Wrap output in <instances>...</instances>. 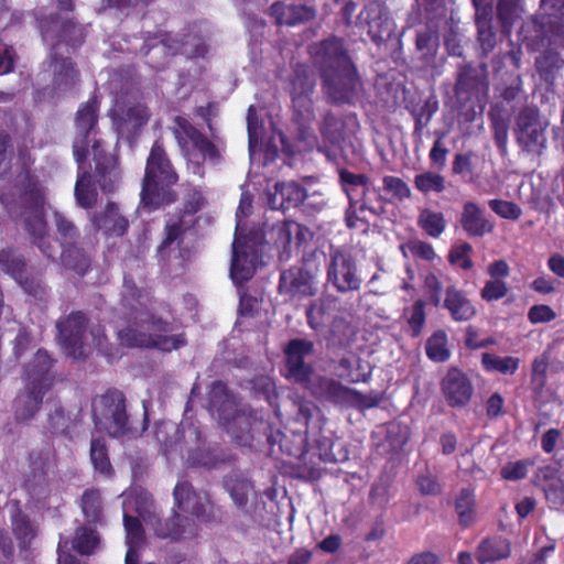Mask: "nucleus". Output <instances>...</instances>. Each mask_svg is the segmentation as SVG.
<instances>
[{
  "mask_svg": "<svg viewBox=\"0 0 564 564\" xmlns=\"http://www.w3.org/2000/svg\"><path fill=\"white\" fill-rule=\"evenodd\" d=\"M252 197L249 193H242L239 206L236 213V232L232 242V260L230 267V276L236 284H242L252 278L256 263L257 251L250 246L247 238L242 236V219L251 214Z\"/></svg>",
  "mask_w": 564,
  "mask_h": 564,
  "instance_id": "1a4fd4ad",
  "label": "nucleus"
},
{
  "mask_svg": "<svg viewBox=\"0 0 564 564\" xmlns=\"http://www.w3.org/2000/svg\"><path fill=\"white\" fill-rule=\"evenodd\" d=\"M273 230L276 235L275 243L279 248H282L280 253V259L282 261H288L291 257L293 247L300 246L310 236L307 228L293 220L278 224L274 226Z\"/></svg>",
  "mask_w": 564,
  "mask_h": 564,
  "instance_id": "a878e982",
  "label": "nucleus"
},
{
  "mask_svg": "<svg viewBox=\"0 0 564 564\" xmlns=\"http://www.w3.org/2000/svg\"><path fill=\"white\" fill-rule=\"evenodd\" d=\"M96 192L90 186V175L86 172L79 173L75 185V197L84 208H90L96 202Z\"/></svg>",
  "mask_w": 564,
  "mask_h": 564,
  "instance_id": "3c124183",
  "label": "nucleus"
},
{
  "mask_svg": "<svg viewBox=\"0 0 564 564\" xmlns=\"http://www.w3.org/2000/svg\"><path fill=\"white\" fill-rule=\"evenodd\" d=\"M96 227L106 234L122 236L128 229V220L119 214L116 204L109 203L99 218L95 219Z\"/></svg>",
  "mask_w": 564,
  "mask_h": 564,
  "instance_id": "4c0bfd02",
  "label": "nucleus"
},
{
  "mask_svg": "<svg viewBox=\"0 0 564 564\" xmlns=\"http://www.w3.org/2000/svg\"><path fill=\"white\" fill-rule=\"evenodd\" d=\"M455 510L460 525L467 527L475 520L476 501L474 490L469 488L459 490L455 499Z\"/></svg>",
  "mask_w": 564,
  "mask_h": 564,
  "instance_id": "79ce46f5",
  "label": "nucleus"
},
{
  "mask_svg": "<svg viewBox=\"0 0 564 564\" xmlns=\"http://www.w3.org/2000/svg\"><path fill=\"white\" fill-rule=\"evenodd\" d=\"M154 434L156 441L165 452H169L180 441V429L171 421L156 424Z\"/></svg>",
  "mask_w": 564,
  "mask_h": 564,
  "instance_id": "8fccbe9b",
  "label": "nucleus"
},
{
  "mask_svg": "<svg viewBox=\"0 0 564 564\" xmlns=\"http://www.w3.org/2000/svg\"><path fill=\"white\" fill-rule=\"evenodd\" d=\"M372 198H376L373 194H364L360 204H356V207L347 209L346 221L349 227L356 226L355 219H366L367 213L372 216H378L381 213L382 208L373 205Z\"/></svg>",
  "mask_w": 564,
  "mask_h": 564,
  "instance_id": "de8ad7c7",
  "label": "nucleus"
},
{
  "mask_svg": "<svg viewBox=\"0 0 564 564\" xmlns=\"http://www.w3.org/2000/svg\"><path fill=\"white\" fill-rule=\"evenodd\" d=\"M40 29L43 40L52 42L40 76L44 82L50 80L56 89L69 88L78 78V72L70 59V48L82 42V28L70 21H62L59 17H51L40 22Z\"/></svg>",
  "mask_w": 564,
  "mask_h": 564,
  "instance_id": "20e7f679",
  "label": "nucleus"
},
{
  "mask_svg": "<svg viewBox=\"0 0 564 564\" xmlns=\"http://www.w3.org/2000/svg\"><path fill=\"white\" fill-rule=\"evenodd\" d=\"M510 554V542L503 538L495 536L486 539L479 544L476 558L480 564H486L507 558Z\"/></svg>",
  "mask_w": 564,
  "mask_h": 564,
  "instance_id": "f704fd0d",
  "label": "nucleus"
},
{
  "mask_svg": "<svg viewBox=\"0 0 564 564\" xmlns=\"http://www.w3.org/2000/svg\"><path fill=\"white\" fill-rule=\"evenodd\" d=\"M61 259L64 267L73 269L79 274H84L89 267L88 256L77 248L75 242L62 247Z\"/></svg>",
  "mask_w": 564,
  "mask_h": 564,
  "instance_id": "a18cd8bd",
  "label": "nucleus"
},
{
  "mask_svg": "<svg viewBox=\"0 0 564 564\" xmlns=\"http://www.w3.org/2000/svg\"><path fill=\"white\" fill-rule=\"evenodd\" d=\"M425 351L427 357L435 362H444L449 359L448 338L444 330H436L426 340Z\"/></svg>",
  "mask_w": 564,
  "mask_h": 564,
  "instance_id": "c03bdc74",
  "label": "nucleus"
},
{
  "mask_svg": "<svg viewBox=\"0 0 564 564\" xmlns=\"http://www.w3.org/2000/svg\"><path fill=\"white\" fill-rule=\"evenodd\" d=\"M522 11L521 0H497V13L503 29H508Z\"/></svg>",
  "mask_w": 564,
  "mask_h": 564,
  "instance_id": "5fc2aeb1",
  "label": "nucleus"
},
{
  "mask_svg": "<svg viewBox=\"0 0 564 564\" xmlns=\"http://www.w3.org/2000/svg\"><path fill=\"white\" fill-rule=\"evenodd\" d=\"M419 227L430 237L438 238L446 229L444 214L430 208H423L417 216Z\"/></svg>",
  "mask_w": 564,
  "mask_h": 564,
  "instance_id": "a19ab883",
  "label": "nucleus"
},
{
  "mask_svg": "<svg viewBox=\"0 0 564 564\" xmlns=\"http://www.w3.org/2000/svg\"><path fill=\"white\" fill-rule=\"evenodd\" d=\"M518 36L528 50L541 52L535 58L540 73L557 66L564 51V0H540L539 13L523 22Z\"/></svg>",
  "mask_w": 564,
  "mask_h": 564,
  "instance_id": "f03ea898",
  "label": "nucleus"
},
{
  "mask_svg": "<svg viewBox=\"0 0 564 564\" xmlns=\"http://www.w3.org/2000/svg\"><path fill=\"white\" fill-rule=\"evenodd\" d=\"M318 268L312 262L292 267L280 276L279 291L291 299H303L317 293Z\"/></svg>",
  "mask_w": 564,
  "mask_h": 564,
  "instance_id": "2eb2a0df",
  "label": "nucleus"
},
{
  "mask_svg": "<svg viewBox=\"0 0 564 564\" xmlns=\"http://www.w3.org/2000/svg\"><path fill=\"white\" fill-rule=\"evenodd\" d=\"M209 401L212 409L218 413L221 424L234 436L240 437L236 427L249 429L250 417L246 414V410L239 406L237 399L228 392L225 383L217 381L212 384Z\"/></svg>",
  "mask_w": 564,
  "mask_h": 564,
  "instance_id": "f8f14e48",
  "label": "nucleus"
},
{
  "mask_svg": "<svg viewBox=\"0 0 564 564\" xmlns=\"http://www.w3.org/2000/svg\"><path fill=\"white\" fill-rule=\"evenodd\" d=\"M519 364L520 360L511 356L499 357L489 352H485L481 356V365L488 372L513 375L518 370Z\"/></svg>",
  "mask_w": 564,
  "mask_h": 564,
  "instance_id": "37998d69",
  "label": "nucleus"
},
{
  "mask_svg": "<svg viewBox=\"0 0 564 564\" xmlns=\"http://www.w3.org/2000/svg\"><path fill=\"white\" fill-rule=\"evenodd\" d=\"M456 282L443 272H430L424 278V289L430 302L438 307L444 297L442 294L447 292V288Z\"/></svg>",
  "mask_w": 564,
  "mask_h": 564,
  "instance_id": "58836bf2",
  "label": "nucleus"
},
{
  "mask_svg": "<svg viewBox=\"0 0 564 564\" xmlns=\"http://www.w3.org/2000/svg\"><path fill=\"white\" fill-rule=\"evenodd\" d=\"M0 264L15 281L22 283L25 273V264L22 258L12 251L0 252Z\"/></svg>",
  "mask_w": 564,
  "mask_h": 564,
  "instance_id": "864d4df0",
  "label": "nucleus"
},
{
  "mask_svg": "<svg viewBox=\"0 0 564 564\" xmlns=\"http://www.w3.org/2000/svg\"><path fill=\"white\" fill-rule=\"evenodd\" d=\"M441 306L445 308L453 321L468 322L476 316L477 310L466 293L457 288V284H451L447 288Z\"/></svg>",
  "mask_w": 564,
  "mask_h": 564,
  "instance_id": "c85d7f7f",
  "label": "nucleus"
},
{
  "mask_svg": "<svg viewBox=\"0 0 564 564\" xmlns=\"http://www.w3.org/2000/svg\"><path fill=\"white\" fill-rule=\"evenodd\" d=\"M174 500L177 508L197 518L203 517L205 508L202 498L193 491L191 484L178 481L174 488Z\"/></svg>",
  "mask_w": 564,
  "mask_h": 564,
  "instance_id": "72a5a7b5",
  "label": "nucleus"
},
{
  "mask_svg": "<svg viewBox=\"0 0 564 564\" xmlns=\"http://www.w3.org/2000/svg\"><path fill=\"white\" fill-rule=\"evenodd\" d=\"M80 509L88 523L105 522V501L98 489H86L80 498Z\"/></svg>",
  "mask_w": 564,
  "mask_h": 564,
  "instance_id": "c9c22d12",
  "label": "nucleus"
},
{
  "mask_svg": "<svg viewBox=\"0 0 564 564\" xmlns=\"http://www.w3.org/2000/svg\"><path fill=\"white\" fill-rule=\"evenodd\" d=\"M459 225L468 237L481 238L491 234L495 223L489 219L484 209L475 202L468 200L463 205Z\"/></svg>",
  "mask_w": 564,
  "mask_h": 564,
  "instance_id": "5701e85b",
  "label": "nucleus"
},
{
  "mask_svg": "<svg viewBox=\"0 0 564 564\" xmlns=\"http://www.w3.org/2000/svg\"><path fill=\"white\" fill-rule=\"evenodd\" d=\"M12 530L22 549H26L36 534L34 524L19 509L17 501L11 502Z\"/></svg>",
  "mask_w": 564,
  "mask_h": 564,
  "instance_id": "e433bc0d",
  "label": "nucleus"
},
{
  "mask_svg": "<svg viewBox=\"0 0 564 564\" xmlns=\"http://www.w3.org/2000/svg\"><path fill=\"white\" fill-rule=\"evenodd\" d=\"M471 251V245L463 242L451 250L448 261L463 270H469L473 268V261L470 259Z\"/></svg>",
  "mask_w": 564,
  "mask_h": 564,
  "instance_id": "680f3d73",
  "label": "nucleus"
},
{
  "mask_svg": "<svg viewBox=\"0 0 564 564\" xmlns=\"http://www.w3.org/2000/svg\"><path fill=\"white\" fill-rule=\"evenodd\" d=\"M204 204L205 198L200 192L193 191L188 194L184 205L183 217L177 221L170 219L166 223V235L159 249L160 253H163V251L180 237L182 231L188 228L194 223L193 216L204 206Z\"/></svg>",
  "mask_w": 564,
  "mask_h": 564,
  "instance_id": "412c9836",
  "label": "nucleus"
},
{
  "mask_svg": "<svg viewBox=\"0 0 564 564\" xmlns=\"http://www.w3.org/2000/svg\"><path fill=\"white\" fill-rule=\"evenodd\" d=\"M322 133L329 143L337 144L341 140V122L333 115L325 116Z\"/></svg>",
  "mask_w": 564,
  "mask_h": 564,
  "instance_id": "338daca9",
  "label": "nucleus"
},
{
  "mask_svg": "<svg viewBox=\"0 0 564 564\" xmlns=\"http://www.w3.org/2000/svg\"><path fill=\"white\" fill-rule=\"evenodd\" d=\"M110 117L119 134L131 135L147 123L149 112L141 104L127 105L123 100L117 99Z\"/></svg>",
  "mask_w": 564,
  "mask_h": 564,
  "instance_id": "a211bd4d",
  "label": "nucleus"
},
{
  "mask_svg": "<svg viewBox=\"0 0 564 564\" xmlns=\"http://www.w3.org/2000/svg\"><path fill=\"white\" fill-rule=\"evenodd\" d=\"M414 187L424 195L430 193L440 194L445 189V178L441 174L425 171L414 176Z\"/></svg>",
  "mask_w": 564,
  "mask_h": 564,
  "instance_id": "49530a36",
  "label": "nucleus"
},
{
  "mask_svg": "<svg viewBox=\"0 0 564 564\" xmlns=\"http://www.w3.org/2000/svg\"><path fill=\"white\" fill-rule=\"evenodd\" d=\"M481 83L479 72L469 65L459 68L456 88L460 90H471Z\"/></svg>",
  "mask_w": 564,
  "mask_h": 564,
  "instance_id": "0e129e2a",
  "label": "nucleus"
},
{
  "mask_svg": "<svg viewBox=\"0 0 564 564\" xmlns=\"http://www.w3.org/2000/svg\"><path fill=\"white\" fill-rule=\"evenodd\" d=\"M491 20V10L480 9L475 13L478 41L485 54L491 52L497 44V34L492 31Z\"/></svg>",
  "mask_w": 564,
  "mask_h": 564,
  "instance_id": "ea45409f",
  "label": "nucleus"
},
{
  "mask_svg": "<svg viewBox=\"0 0 564 564\" xmlns=\"http://www.w3.org/2000/svg\"><path fill=\"white\" fill-rule=\"evenodd\" d=\"M98 110L99 105L96 98L89 99L78 109L75 120L77 135L75 138L73 149L76 161L78 163L83 162L88 153V138L93 135L94 143L91 150L96 162V170L98 173H104L106 170L104 164L105 158L100 150V142L95 140Z\"/></svg>",
  "mask_w": 564,
  "mask_h": 564,
  "instance_id": "9d476101",
  "label": "nucleus"
},
{
  "mask_svg": "<svg viewBox=\"0 0 564 564\" xmlns=\"http://www.w3.org/2000/svg\"><path fill=\"white\" fill-rule=\"evenodd\" d=\"M93 416L99 431L115 437L123 435L128 426L123 394L113 390L95 398L93 401Z\"/></svg>",
  "mask_w": 564,
  "mask_h": 564,
  "instance_id": "9b49d317",
  "label": "nucleus"
},
{
  "mask_svg": "<svg viewBox=\"0 0 564 564\" xmlns=\"http://www.w3.org/2000/svg\"><path fill=\"white\" fill-rule=\"evenodd\" d=\"M425 318L424 303L422 301H416L412 305L411 314L408 319L413 336H419L421 334L425 324Z\"/></svg>",
  "mask_w": 564,
  "mask_h": 564,
  "instance_id": "774afa93",
  "label": "nucleus"
},
{
  "mask_svg": "<svg viewBox=\"0 0 564 564\" xmlns=\"http://www.w3.org/2000/svg\"><path fill=\"white\" fill-rule=\"evenodd\" d=\"M100 542L99 535L95 530L80 527L76 530L73 541V547L80 554H91Z\"/></svg>",
  "mask_w": 564,
  "mask_h": 564,
  "instance_id": "09e8293b",
  "label": "nucleus"
},
{
  "mask_svg": "<svg viewBox=\"0 0 564 564\" xmlns=\"http://www.w3.org/2000/svg\"><path fill=\"white\" fill-rule=\"evenodd\" d=\"M34 199V207L30 215L25 219L26 229L30 235L33 237L34 242L42 250V252L51 258L53 256L51 251V245L47 241L46 235V224L43 218V197L39 192L31 194Z\"/></svg>",
  "mask_w": 564,
  "mask_h": 564,
  "instance_id": "7c9ffc66",
  "label": "nucleus"
},
{
  "mask_svg": "<svg viewBox=\"0 0 564 564\" xmlns=\"http://www.w3.org/2000/svg\"><path fill=\"white\" fill-rule=\"evenodd\" d=\"M437 101L426 100L420 109L413 111L415 119L414 133L421 134L422 130L430 123L432 117L437 111Z\"/></svg>",
  "mask_w": 564,
  "mask_h": 564,
  "instance_id": "052dcab7",
  "label": "nucleus"
},
{
  "mask_svg": "<svg viewBox=\"0 0 564 564\" xmlns=\"http://www.w3.org/2000/svg\"><path fill=\"white\" fill-rule=\"evenodd\" d=\"M337 311V299L324 295L310 304L306 310L307 324L313 329H319L332 321Z\"/></svg>",
  "mask_w": 564,
  "mask_h": 564,
  "instance_id": "473e14b6",
  "label": "nucleus"
},
{
  "mask_svg": "<svg viewBox=\"0 0 564 564\" xmlns=\"http://www.w3.org/2000/svg\"><path fill=\"white\" fill-rule=\"evenodd\" d=\"M327 282L341 294L360 290L362 278L356 260L348 251L334 249L329 253Z\"/></svg>",
  "mask_w": 564,
  "mask_h": 564,
  "instance_id": "ddd939ff",
  "label": "nucleus"
},
{
  "mask_svg": "<svg viewBox=\"0 0 564 564\" xmlns=\"http://www.w3.org/2000/svg\"><path fill=\"white\" fill-rule=\"evenodd\" d=\"M224 488L229 494L234 505L243 510L249 499L257 498L253 482L240 471H231L224 478Z\"/></svg>",
  "mask_w": 564,
  "mask_h": 564,
  "instance_id": "c756f323",
  "label": "nucleus"
},
{
  "mask_svg": "<svg viewBox=\"0 0 564 564\" xmlns=\"http://www.w3.org/2000/svg\"><path fill=\"white\" fill-rule=\"evenodd\" d=\"M315 9L295 0L275 2L271 7V15L276 24L295 26L315 18Z\"/></svg>",
  "mask_w": 564,
  "mask_h": 564,
  "instance_id": "b1692460",
  "label": "nucleus"
},
{
  "mask_svg": "<svg viewBox=\"0 0 564 564\" xmlns=\"http://www.w3.org/2000/svg\"><path fill=\"white\" fill-rule=\"evenodd\" d=\"M508 293V286L501 279H491L485 283L480 295L487 302L498 301Z\"/></svg>",
  "mask_w": 564,
  "mask_h": 564,
  "instance_id": "69168bd1",
  "label": "nucleus"
},
{
  "mask_svg": "<svg viewBox=\"0 0 564 564\" xmlns=\"http://www.w3.org/2000/svg\"><path fill=\"white\" fill-rule=\"evenodd\" d=\"M383 191L391 195L392 199L403 202L411 197L409 185L400 177L387 175L382 178Z\"/></svg>",
  "mask_w": 564,
  "mask_h": 564,
  "instance_id": "13d9d810",
  "label": "nucleus"
},
{
  "mask_svg": "<svg viewBox=\"0 0 564 564\" xmlns=\"http://www.w3.org/2000/svg\"><path fill=\"white\" fill-rule=\"evenodd\" d=\"M150 51L166 52L172 55L181 53L187 57H198L205 56L207 46L199 37L193 35H187L182 41L164 36L159 44L150 45L144 54H149Z\"/></svg>",
  "mask_w": 564,
  "mask_h": 564,
  "instance_id": "bb28decb",
  "label": "nucleus"
},
{
  "mask_svg": "<svg viewBox=\"0 0 564 564\" xmlns=\"http://www.w3.org/2000/svg\"><path fill=\"white\" fill-rule=\"evenodd\" d=\"M545 123L533 108H524L517 119L516 134L518 142L528 151L541 154L546 145Z\"/></svg>",
  "mask_w": 564,
  "mask_h": 564,
  "instance_id": "dca6fc26",
  "label": "nucleus"
},
{
  "mask_svg": "<svg viewBox=\"0 0 564 564\" xmlns=\"http://www.w3.org/2000/svg\"><path fill=\"white\" fill-rule=\"evenodd\" d=\"M360 24L368 26V34L376 43L389 39L393 32L394 23L389 17L386 7L378 1L365 6L358 15Z\"/></svg>",
  "mask_w": 564,
  "mask_h": 564,
  "instance_id": "f3484780",
  "label": "nucleus"
},
{
  "mask_svg": "<svg viewBox=\"0 0 564 564\" xmlns=\"http://www.w3.org/2000/svg\"><path fill=\"white\" fill-rule=\"evenodd\" d=\"M52 365V358L42 349L26 365L23 375L24 388L13 403L17 420L28 421L39 411L44 394L53 383Z\"/></svg>",
  "mask_w": 564,
  "mask_h": 564,
  "instance_id": "423d86ee",
  "label": "nucleus"
},
{
  "mask_svg": "<svg viewBox=\"0 0 564 564\" xmlns=\"http://www.w3.org/2000/svg\"><path fill=\"white\" fill-rule=\"evenodd\" d=\"M123 524L126 529V543L128 551L126 554V564H138L139 551L143 545L144 535L141 521L152 525L156 535L161 538L178 539L187 532H192L193 521L180 514L161 523L153 510V501L150 494L143 490H133L124 497L123 503Z\"/></svg>",
  "mask_w": 564,
  "mask_h": 564,
  "instance_id": "7ed1b4c3",
  "label": "nucleus"
},
{
  "mask_svg": "<svg viewBox=\"0 0 564 564\" xmlns=\"http://www.w3.org/2000/svg\"><path fill=\"white\" fill-rule=\"evenodd\" d=\"M324 79V89L332 102H350L355 96L358 78L341 40L323 41L313 51Z\"/></svg>",
  "mask_w": 564,
  "mask_h": 564,
  "instance_id": "39448f33",
  "label": "nucleus"
},
{
  "mask_svg": "<svg viewBox=\"0 0 564 564\" xmlns=\"http://www.w3.org/2000/svg\"><path fill=\"white\" fill-rule=\"evenodd\" d=\"M86 323L85 315L79 312L57 322V338L67 356L79 359L87 354L90 336L86 332Z\"/></svg>",
  "mask_w": 564,
  "mask_h": 564,
  "instance_id": "4468645a",
  "label": "nucleus"
},
{
  "mask_svg": "<svg viewBox=\"0 0 564 564\" xmlns=\"http://www.w3.org/2000/svg\"><path fill=\"white\" fill-rule=\"evenodd\" d=\"M340 180L343 188L349 199V208L356 207V204H360L364 194H373L375 197H379L376 188L371 186L369 180L364 174H354L348 171L340 173Z\"/></svg>",
  "mask_w": 564,
  "mask_h": 564,
  "instance_id": "2f4dec72",
  "label": "nucleus"
},
{
  "mask_svg": "<svg viewBox=\"0 0 564 564\" xmlns=\"http://www.w3.org/2000/svg\"><path fill=\"white\" fill-rule=\"evenodd\" d=\"M313 349V344L305 339H293L285 348L286 355V378L304 383L312 376V368L305 362Z\"/></svg>",
  "mask_w": 564,
  "mask_h": 564,
  "instance_id": "6ab92c4d",
  "label": "nucleus"
},
{
  "mask_svg": "<svg viewBox=\"0 0 564 564\" xmlns=\"http://www.w3.org/2000/svg\"><path fill=\"white\" fill-rule=\"evenodd\" d=\"M315 80L305 69H297L291 82L292 104L299 118L304 122L313 117L312 94Z\"/></svg>",
  "mask_w": 564,
  "mask_h": 564,
  "instance_id": "aec40b11",
  "label": "nucleus"
},
{
  "mask_svg": "<svg viewBox=\"0 0 564 564\" xmlns=\"http://www.w3.org/2000/svg\"><path fill=\"white\" fill-rule=\"evenodd\" d=\"M151 303L148 290L138 288L128 278L124 279L122 306L128 311V326L118 333L121 344L128 347H156L164 351L183 346V335H171V324L154 317Z\"/></svg>",
  "mask_w": 564,
  "mask_h": 564,
  "instance_id": "f257e3e1",
  "label": "nucleus"
},
{
  "mask_svg": "<svg viewBox=\"0 0 564 564\" xmlns=\"http://www.w3.org/2000/svg\"><path fill=\"white\" fill-rule=\"evenodd\" d=\"M177 178V174L166 158L163 147L159 141H155L148 158L141 191L143 207L158 206L165 196V187L175 184Z\"/></svg>",
  "mask_w": 564,
  "mask_h": 564,
  "instance_id": "6e6552de",
  "label": "nucleus"
},
{
  "mask_svg": "<svg viewBox=\"0 0 564 564\" xmlns=\"http://www.w3.org/2000/svg\"><path fill=\"white\" fill-rule=\"evenodd\" d=\"M90 459L96 470L108 475L111 471L106 443L102 438H93L90 445Z\"/></svg>",
  "mask_w": 564,
  "mask_h": 564,
  "instance_id": "603ef678",
  "label": "nucleus"
},
{
  "mask_svg": "<svg viewBox=\"0 0 564 564\" xmlns=\"http://www.w3.org/2000/svg\"><path fill=\"white\" fill-rule=\"evenodd\" d=\"M268 204L273 210H286L296 207L306 197V191L294 182L276 183L273 191L267 192Z\"/></svg>",
  "mask_w": 564,
  "mask_h": 564,
  "instance_id": "cd10ccee",
  "label": "nucleus"
},
{
  "mask_svg": "<svg viewBox=\"0 0 564 564\" xmlns=\"http://www.w3.org/2000/svg\"><path fill=\"white\" fill-rule=\"evenodd\" d=\"M54 221L57 228V232L62 239L61 247L75 242V239L77 238V230L74 224L69 221L64 215L57 212L54 213Z\"/></svg>",
  "mask_w": 564,
  "mask_h": 564,
  "instance_id": "e2e57ef3",
  "label": "nucleus"
},
{
  "mask_svg": "<svg viewBox=\"0 0 564 564\" xmlns=\"http://www.w3.org/2000/svg\"><path fill=\"white\" fill-rule=\"evenodd\" d=\"M312 393L322 400L334 403H348L356 395L354 390L344 387L334 379L310 376L308 381L303 383Z\"/></svg>",
  "mask_w": 564,
  "mask_h": 564,
  "instance_id": "393cba45",
  "label": "nucleus"
},
{
  "mask_svg": "<svg viewBox=\"0 0 564 564\" xmlns=\"http://www.w3.org/2000/svg\"><path fill=\"white\" fill-rule=\"evenodd\" d=\"M442 391L451 406H465L471 395L473 386L467 376L458 369H451L442 381Z\"/></svg>",
  "mask_w": 564,
  "mask_h": 564,
  "instance_id": "4be33fe9",
  "label": "nucleus"
},
{
  "mask_svg": "<svg viewBox=\"0 0 564 564\" xmlns=\"http://www.w3.org/2000/svg\"><path fill=\"white\" fill-rule=\"evenodd\" d=\"M490 209L505 219L517 220L520 218L522 210L512 202L503 199H490L488 202Z\"/></svg>",
  "mask_w": 564,
  "mask_h": 564,
  "instance_id": "bf43d9fd",
  "label": "nucleus"
},
{
  "mask_svg": "<svg viewBox=\"0 0 564 564\" xmlns=\"http://www.w3.org/2000/svg\"><path fill=\"white\" fill-rule=\"evenodd\" d=\"M542 486L549 502L555 507H560L564 503V485L557 476L554 474L545 476Z\"/></svg>",
  "mask_w": 564,
  "mask_h": 564,
  "instance_id": "6e6d98bb",
  "label": "nucleus"
},
{
  "mask_svg": "<svg viewBox=\"0 0 564 564\" xmlns=\"http://www.w3.org/2000/svg\"><path fill=\"white\" fill-rule=\"evenodd\" d=\"M438 47V35L435 30L424 28L416 33V48L424 56L431 57L436 53Z\"/></svg>",
  "mask_w": 564,
  "mask_h": 564,
  "instance_id": "4d7b16f0",
  "label": "nucleus"
},
{
  "mask_svg": "<svg viewBox=\"0 0 564 564\" xmlns=\"http://www.w3.org/2000/svg\"><path fill=\"white\" fill-rule=\"evenodd\" d=\"M174 135L182 149L187 169L194 175L204 176V162L218 164L221 160L220 149L203 135L185 118L175 119Z\"/></svg>",
  "mask_w": 564,
  "mask_h": 564,
  "instance_id": "0eeeda50",
  "label": "nucleus"
}]
</instances>
